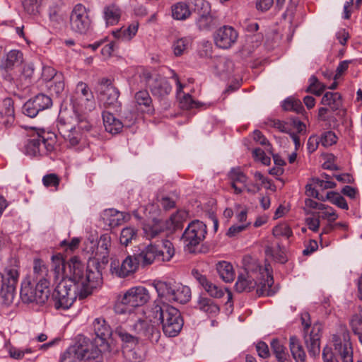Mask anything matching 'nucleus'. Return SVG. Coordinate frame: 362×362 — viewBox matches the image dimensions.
I'll return each instance as SVG.
<instances>
[{
    "label": "nucleus",
    "instance_id": "nucleus-1",
    "mask_svg": "<svg viewBox=\"0 0 362 362\" xmlns=\"http://www.w3.org/2000/svg\"><path fill=\"white\" fill-rule=\"evenodd\" d=\"M93 331L95 337L92 341L84 339L82 344L71 346L67 349L62 356V361L76 362V361L95 360L101 354L110 351V345L108 340L112 332L103 318H96L93 322Z\"/></svg>",
    "mask_w": 362,
    "mask_h": 362
},
{
    "label": "nucleus",
    "instance_id": "nucleus-2",
    "mask_svg": "<svg viewBox=\"0 0 362 362\" xmlns=\"http://www.w3.org/2000/svg\"><path fill=\"white\" fill-rule=\"evenodd\" d=\"M244 273L240 274L235 285V290L239 292H250L256 286L257 293L260 295L272 296L275 293L273 276L269 272V265L262 268L253 260L250 264H245Z\"/></svg>",
    "mask_w": 362,
    "mask_h": 362
},
{
    "label": "nucleus",
    "instance_id": "nucleus-3",
    "mask_svg": "<svg viewBox=\"0 0 362 362\" xmlns=\"http://www.w3.org/2000/svg\"><path fill=\"white\" fill-rule=\"evenodd\" d=\"M154 322H160L163 333L169 337L177 336L183 327V319L180 311L162 300H155L149 313Z\"/></svg>",
    "mask_w": 362,
    "mask_h": 362
},
{
    "label": "nucleus",
    "instance_id": "nucleus-4",
    "mask_svg": "<svg viewBox=\"0 0 362 362\" xmlns=\"http://www.w3.org/2000/svg\"><path fill=\"white\" fill-rule=\"evenodd\" d=\"M174 255L175 249L173 243L168 240H163L158 245L151 243L135 254L137 261L143 267L155 262H168Z\"/></svg>",
    "mask_w": 362,
    "mask_h": 362
},
{
    "label": "nucleus",
    "instance_id": "nucleus-5",
    "mask_svg": "<svg viewBox=\"0 0 362 362\" xmlns=\"http://www.w3.org/2000/svg\"><path fill=\"white\" fill-rule=\"evenodd\" d=\"M150 300L148 291L144 286H135L117 296L114 310L117 314L129 313L135 307L142 306Z\"/></svg>",
    "mask_w": 362,
    "mask_h": 362
},
{
    "label": "nucleus",
    "instance_id": "nucleus-6",
    "mask_svg": "<svg viewBox=\"0 0 362 362\" xmlns=\"http://www.w3.org/2000/svg\"><path fill=\"white\" fill-rule=\"evenodd\" d=\"M19 261L14 257L10 258L1 273V296L7 305L13 303L16 286L20 276Z\"/></svg>",
    "mask_w": 362,
    "mask_h": 362
},
{
    "label": "nucleus",
    "instance_id": "nucleus-7",
    "mask_svg": "<svg viewBox=\"0 0 362 362\" xmlns=\"http://www.w3.org/2000/svg\"><path fill=\"white\" fill-rule=\"evenodd\" d=\"M332 340L334 345V353L331 348L325 347L322 351L324 362H333V356L335 360L343 362H353V351L349 343V334L345 327H341L340 335H333Z\"/></svg>",
    "mask_w": 362,
    "mask_h": 362
},
{
    "label": "nucleus",
    "instance_id": "nucleus-8",
    "mask_svg": "<svg viewBox=\"0 0 362 362\" xmlns=\"http://www.w3.org/2000/svg\"><path fill=\"white\" fill-rule=\"evenodd\" d=\"M159 298L156 300H168L182 304L187 303L191 298V289L180 284H171L158 281L154 284Z\"/></svg>",
    "mask_w": 362,
    "mask_h": 362
},
{
    "label": "nucleus",
    "instance_id": "nucleus-9",
    "mask_svg": "<svg viewBox=\"0 0 362 362\" xmlns=\"http://www.w3.org/2000/svg\"><path fill=\"white\" fill-rule=\"evenodd\" d=\"M81 289L71 280L59 281L52 295L54 307L57 310L69 309L76 300L80 298Z\"/></svg>",
    "mask_w": 362,
    "mask_h": 362
},
{
    "label": "nucleus",
    "instance_id": "nucleus-10",
    "mask_svg": "<svg viewBox=\"0 0 362 362\" xmlns=\"http://www.w3.org/2000/svg\"><path fill=\"white\" fill-rule=\"evenodd\" d=\"M56 144L54 133L40 130L25 144V153L30 156H43L52 152Z\"/></svg>",
    "mask_w": 362,
    "mask_h": 362
},
{
    "label": "nucleus",
    "instance_id": "nucleus-11",
    "mask_svg": "<svg viewBox=\"0 0 362 362\" xmlns=\"http://www.w3.org/2000/svg\"><path fill=\"white\" fill-rule=\"evenodd\" d=\"M301 322L303 327V339L308 348L309 355L313 360L320 352V340L322 325L320 323L310 325V315L305 313L301 315Z\"/></svg>",
    "mask_w": 362,
    "mask_h": 362
},
{
    "label": "nucleus",
    "instance_id": "nucleus-12",
    "mask_svg": "<svg viewBox=\"0 0 362 362\" xmlns=\"http://www.w3.org/2000/svg\"><path fill=\"white\" fill-rule=\"evenodd\" d=\"M71 100L74 111L90 112L95 107L93 93L88 84L82 81L77 83Z\"/></svg>",
    "mask_w": 362,
    "mask_h": 362
},
{
    "label": "nucleus",
    "instance_id": "nucleus-13",
    "mask_svg": "<svg viewBox=\"0 0 362 362\" xmlns=\"http://www.w3.org/2000/svg\"><path fill=\"white\" fill-rule=\"evenodd\" d=\"M41 286L36 283L35 287L31 286L30 282L23 281L21 284V298L23 302L26 303H36L42 305L45 303L49 296V287Z\"/></svg>",
    "mask_w": 362,
    "mask_h": 362
},
{
    "label": "nucleus",
    "instance_id": "nucleus-14",
    "mask_svg": "<svg viewBox=\"0 0 362 362\" xmlns=\"http://www.w3.org/2000/svg\"><path fill=\"white\" fill-rule=\"evenodd\" d=\"M140 77L145 86L150 88L152 94L158 98L168 95L172 90L168 80L158 74H152L148 71H144Z\"/></svg>",
    "mask_w": 362,
    "mask_h": 362
},
{
    "label": "nucleus",
    "instance_id": "nucleus-15",
    "mask_svg": "<svg viewBox=\"0 0 362 362\" xmlns=\"http://www.w3.org/2000/svg\"><path fill=\"white\" fill-rule=\"evenodd\" d=\"M206 225L199 220L192 221L185 229L182 239L186 247L191 248L198 245L205 238Z\"/></svg>",
    "mask_w": 362,
    "mask_h": 362
},
{
    "label": "nucleus",
    "instance_id": "nucleus-16",
    "mask_svg": "<svg viewBox=\"0 0 362 362\" xmlns=\"http://www.w3.org/2000/svg\"><path fill=\"white\" fill-rule=\"evenodd\" d=\"M71 29L77 33L84 34L90 28L91 21L86 8L81 4H76L70 15Z\"/></svg>",
    "mask_w": 362,
    "mask_h": 362
},
{
    "label": "nucleus",
    "instance_id": "nucleus-17",
    "mask_svg": "<svg viewBox=\"0 0 362 362\" xmlns=\"http://www.w3.org/2000/svg\"><path fill=\"white\" fill-rule=\"evenodd\" d=\"M98 97L105 107H114L118 103L119 91L111 80L103 78L98 84Z\"/></svg>",
    "mask_w": 362,
    "mask_h": 362
},
{
    "label": "nucleus",
    "instance_id": "nucleus-18",
    "mask_svg": "<svg viewBox=\"0 0 362 362\" xmlns=\"http://www.w3.org/2000/svg\"><path fill=\"white\" fill-rule=\"evenodd\" d=\"M139 265L135 254L134 255H128L121 262L117 258L112 257L110 271L112 274L119 278H124L135 273Z\"/></svg>",
    "mask_w": 362,
    "mask_h": 362
},
{
    "label": "nucleus",
    "instance_id": "nucleus-19",
    "mask_svg": "<svg viewBox=\"0 0 362 362\" xmlns=\"http://www.w3.org/2000/svg\"><path fill=\"white\" fill-rule=\"evenodd\" d=\"M52 105V99L45 95L38 94L28 100L23 106V113L31 118L35 117L40 112L49 108Z\"/></svg>",
    "mask_w": 362,
    "mask_h": 362
},
{
    "label": "nucleus",
    "instance_id": "nucleus-20",
    "mask_svg": "<svg viewBox=\"0 0 362 362\" xmlns=\"http://www.w3.org/2000/svg\"><path fill=\"white\" fill-rule=\"evenodd\" d=\"M34 66L32 64H25L18 74L13 76L6 73L4 76L5 81L15 86L19 90H24L29 87L32 83L34 74Z\"/></svg>",
    "mask_w": 362,
    "mask_h": 362
},
{
    "label": "nucleus",
    "instance_id": "nucleus-21",
    "mask_svg": "<svg viewBox=\"0 0 362 362\" xmlns=\"http://www.w3.org/2000/svg\"><path fill=\"white\" fill-rule=\"evenodd\" d=\"M57 128L62 136L71 146L78 145L82 139L83 132H80L74 124L62 117L58 120Z\"/></svg>",
    "mask_w": 362,
    "mask_h": 362
},
{
    "label": "nucleus",
    "instance_id": "nucleus-22",
    "mask_svg": "<svg viewBox=\"0 0 362 362\" xmlns=\"http://www.w3.org/2000/svg\"><path fill=\"white\" fill-rule=\"evenodd\" d=\"M131 329L134 331L139 338L144 337L151 343H157L160 337L159 329L146 320H139L131 326Z\"/></svg>",
    "mask_w": 362,
    "mask_h": 362
},
{
    "label": "nucleus",
    "instance_id": "nucleus-23",
    "mask_svg": "<svg viewBox=\"0 0 362 362\" xmlns=\"http://www.w3.org/2000/svg\"><path fill=\"white\" fill-rule=\"evenodd\" d=\"M102 282V274L99 271L86 270V274L82 282L77 284L81 289L80 299H83L92 293L93 288Z\"/></svg>",
    "mask_w": 362,
    "mask_h": 362
},
{
    "label": "nucleus",
    "instance_id": "nucleus-24",
    "mask_svg": "<svg viewBox=\"0 0 362 362\" xmlns=\"http://www.w3.org/2000/svg\"><path fill=\"white\" fill-rule=\"evenodd\" d=\"M238 32L231 26L224 25L216 33L214 41L216 46L222 49H228L237 41Z\"/></svg>",
    "mask_w": 362,
    "mask_h": 362
},
{
    "label": "nucleus",
    "instance_id": "nucleus-25",
    "mask_svg": "<svg viewBox=\"0 0 362 362\" xmlns=\"http://www.w3.org/2000/svg\"><path fill=\"white\" fill-rule=\"evenodd\" d=\"M228 177L231 181V187L234 189L236 194H240L243 192V188L237 186L238 183L242 184L249 192L255 193L260 189V187L255 184L252 185L253 189L247 186V177L238 167L233 168L230 170Z\"/></svg>",
    "mask_w": 362,
    "mask_h": 362
},
{
    "label": "nucleus",
    "instance_id": "nucleus-26",
    "mask_svg": "<svg viewBox=\"0 0 362 362\" xmlns=\"http://www.w3.org/2000/svg\"><path fill=\"white\" fill-rule=\"evenodd\" d=\"M69 272L66 280H71L76 284L83 281L86 274L85 265L77 257H71L67 262Z\"/></svg>",
    "mask_w": 362,
    "mask_h": 362
},
{
    "label": "nucleus",
    "instance_id": "nucleus-27",
    "mask_svg": "<svg viewBox=\"0 0 362 362\" xmlns=\"http://www.w3.org/2000/svg\"><path fill=\"white\" fill-rule=\"evenodd\" d=\"M34 281L43 288L49 287L50 276L47 267L40 259H35L33 261Z\"/></svg>",
    "mask_w": 362,
    "mask_h": 362
},
{
    "label": "nucleus",
    "instance_id": "nucleus-28",
    "mask_svg": "<svg viewBox=\"0 0 362 362\" xmlns=\"http://www.w3.org/2000/svg\"><path fill=\"white\" fill-rule=\"evenodd\" d=\"M52 272L53 274V278L54 281L63 279H66L67 277V270L68 268L67 263H65V261L63 258V256L61 254H57L52 255Z\"/></svg>",
    "mask_w": 362,
    "mask_h": 362
},
{
    "label": "nucleus",
    "instance_id": "nucleus-29",
    "mask_svg": "<svg viewBox=\"0 0 362 362\" xmlns=\"http://www.w3.org/2000/svg\"><path fill=\"white\" fill-rule=\"evenodd\" d=\"M110 245V236L108 234L102 235L99 238L95 253L93 252V257L98 260H101L103 264L107 263Z\"/></svg>",
    "mask_w": 362,
    "mask_h": 362
},
{
    "label": "nucleus",
    "instance_id": "nucleus-30",
    "mask_svg": "<svg viewBox=\"0 0 362 362\" xmlns=\"http://www.w3.org/2000/svg\"><path fill=\"white\" fill-rule=\"evenodd\" d=\"M8 354L13 360H33L35 357L36 351L30 347H17L11 346L8 348Z\"/></svg>",
    "mask_w": 362,
    "mask_h": 362
},
{
    "label": "nucleus",
    "instance_id": "nucleus-31",
    "mask_svg": "<svg viewBox=\"0 0 362 362\" xmlns=\"http://www.w3.org/2000/svg\"><path fill=\"white\" fill-rule=\"evenodd\" d=\"M166 229L165 222L162 220L153 219L144 225V233L147 239H153Z\"/></svg>",
    "mask_w": 362,
    "mask_h": 362
},
{
    "label": "nucleus",
    "instance_id": "nucleus-32",
    "mask_svg": "<svg viewBox=\"0 0 362 362\" xmlns=\"http://www.w3.org/2000/svg\"><path fill=\"white\" fill-rule=\"evenodd\" d=\"M122 11L115 4L107 5L103 9V18L107 25L117 24L121 18Z\"/></svg>",
    "mask_w": 362,
    "mask_h": 362
},
{
    "label": "nucleus",
    "instance_id": "nucleus-33",
    "mask_svg": "<svg viewBox=\"0 0 362 362\" xmlns=\"http://www.w3.org/2000/svg\"><path fill=\"white\" fill-rule=\"evenodd\" d=\"M103 119L105 130L111 134L119 133L124 127L122 122L109 112H103Z\"/></svg>",
    "mask_w": 362,
    "mask_h": 362
},
{
    "label": "nucleus",
    "instance_id": "nucleus-34",
    "mask_svg": "<svg viewBox=\"0 0 362 362\" xmlns=\"http://www.w3.org/2000/svg\"><path fill=\"white\" fill-rule=\"evenodd\" d=\"M289 348L294 360L296 362H304L306 354L300 344V340L295 335L291 336L289 338Z\"/></svg>",
    "mask_w": 362,
    "mask_h": 362
},
{
    "label": "nucleus",
    "instance_id": "nucleus-35",
    "mask_svg": "<svg viewBox=\"0 0 362 362\" xmlns=\"http://www.w3.org/2000/svg\"><path fill=\"white\" fill-rule=\"evenodd\" d=\"M216 268L220 277L225 282H232L235 279V273L233 265L230 262L226 261L218 262Z\"/></svg>",
    "mask_w": 362,
    "mask_h": 362
},
{
    "label": "nucleus",
    "instance_id": "nucleus-36",
    "mask_svg": "<svg viewBox=\"0 0 362 362\" xmlns=\"http://www.w3.org/2000/svg\"><path fill=\"white\" fill-rule=\"evenodd\" d=\"M197 308L208 315H216L219 311V306L211 299L200 296L197 300Z\"/></svg>",
    "mask_w": 362,
    "mask_h": 362
},
{
    "label": "nucleus",
    "instance_id": "nucleus-37",
    "mask_svg": "<svg viewBox=\"0 0 362 362\" xmlns=\"http://www.w3.org/2000/svg\"><path fill=\"white\" fill-rule=\"evenodd\" d=\"M134 99L136 105L141 111L151 112L152 110V100L146 90H140L136 93Z\"/></svg>",
    "mask_w": 362,
    "mask_h": 362
},
{
    "label": "nucleus",
    "instance_id": "nucleus-38",
    "mask_svg": "<svg viewBox=\"0 0 362 362\" xmlns=\"http://www.w3.org/2000/svg\"><path fill=\"white\" fill-rule=\"evenodd\" d=\"M104 216L106 223L112 228L121 225L124 220V213L113 209L105 211Z\"/></svg>",
    "mask_w": 362,
    "mask_h": 362
},
{
    "label": "nucleus",
    "instance_id": "nucleus-39",
    "mask_svg": "<svg viewBox=\"0 0 362 362\" xmlns=\"http://www.w3.org/2000/svg\"><path fill=\"white\" fill-rule=\"evenodd\" d=\"M187 216V214L185 211H178L177 213L171 215L169 220L165 223L166 229L177 230L181 228Z\"/></svg>",
    "mask_w": 362,
    "mask_h": 362
},
{
    "label": "nucleus",
    "instance_id": "nucleus-40",
    "mask_svg": "<svg viewBox=\"0 0 362 362\" xmlns=\"http://www.w3.org/2000/svg\"><path fill=\"white\" fill-rule=\"evenodd\" d=\"M322 104L329 106L333 111L341 105V95L339 93L327 92L322 97Z\"/></svg>",
    "mask_w": 362,
    "mask_h": 362
},
{
    "label": "nucleus",
    "instance_id": "nucleus-41",
    "mask_svg": "<svg viewBox=\"0 0 362 362\" xmlns=\"http://www.w3.org/2000/svg\"><path fill=\"white\" fill-rule=\"evenodd\" d=\"M172 15L175 19L185 20L191 15V11L187 4L179 2L173 6Z\"/></svg>",
    "mask_w": 362,
    "mask_h": 362
},
{
    "label": "nucleus",
    "instance_id": "nucleus-42",
    "mask_svg": "<svg viewBox=\"0 0 362 362\" xmlns=\"http://www.w3.org/2000/svg\"><path fill=\"white\" fill-rule=\"evenodd\" d=\"M139 25L137 23L131 24L127 28L122 30L113 31V35L124 41H129L137 33Z\"/></svg>",
    "mask_w": 362,
    "mask_h": 362
},
{
    "label": "nucleus",
    "instance_id": "nucleus-43",
    "mask_svg": "<svg viewBox=\"0 0 362 362\" xmlns=\"http://www.w3.org/2000/svg\"><path fill=\"white\" fill-rule=\"evenodd\" d=\"M270 346L273 354L279 361H284L286 359V348L279 339H273L270 342Z\"/></svg>",
    "mask_w": 362,
    "mask_h": 362
},
{
    "label": "nucleus",
    "instance_id": "nucleus-44",
    "mask_svg": "<svg viewBox=\"0 0 362 362\" xmlns=\"http://www.w3.org/2000/svg\"><path fill=\"white\" fill-rule=\"evenodd\" d=\"M23 60V54L18 50H11L6 56L5 62L2 64L1 66L6 70L11 69L13 67L21 63Z\"/></svg>",
    "mask_w": 362,
    "mask_h": 362
},
{
    "label": "nucleus",
    "instance_id": "nucleus-45",
    "mask_svg": "<svg viewBox=\"0 0 362 362\" xmlns=\"http://www.w3.org/2000/svg\"><path fill=\"white\" fill-rule=\"evenodd\" d=\"M191 44V39L189 37H181L174 41L172 48L176 57H180L185 53Z\"/></svg>",
    "mask_w": 362,
    "mask_h": 362
},
{
    "label": "nucleus",
    "instance_id": "nucleus-46",
    "mask_svg": "<svg viewBox=\"0 0 362 362\" xmlns=\"http://www.w3.org/2000/svg\"><path fill=\"white\" fill-rule=\"evenodd\" d=\"M50 83L48 88L52 93L59 95L64 91L65 84L62 74L59 73V74L56 75L54 80L50 81Z\"/></svg>",
    "mask_w": 362,
    "mask_h": 362
},
{
    "label": "nucleus",
    "instance_id": "nucleus-47",
    "mask_svg": "<svg viewBox=\"0 0 362 362\" xmlns=\"http://www.w3.org/2000/svg\"><path fill=\"white\" fill-rule=\"evenodd\" d=\"M137 236V230L131 226L124 228L119 237V241L122 245L127 246Z\"/></svg>",
    "mask_w": 362,
    "mask_h": 362
},
{
    "label": "nucleus",
    "instance_id": "nucleus-48",
    "mask_svg": "<svg viewBox=\"0 0 362 362\" xmlns=\"http://www.w3.org/2000/svg\"><path fill=\"white\" fill-rule=\"evenodd\" d=\"M197 24L200 30H209L215 25V21L213 16L209 12L199 15Z\"/></svg>",
    "mask_w": 362,
    "mask_h": 362
},
{
    "label": "nucleus",
    "instance_id": "nucleus-49",
    "mask_svg": "<svg viewBox=\"0 0 362 362\" xmlns=\"http://www.w3.org/2000/svg\"><path fill=\"white\" fill-rule=\"evenodd\" d=\"M115 334H117L124 343L128 345H136L139 342V337L128 333L127 331L122 327H118L115 329Z\"/></svg>",
    "mask_w": 362,
    "mask_h": 362
},
{
    "label": "nucleus",
    "instance_id": "nucleus-50",
    "mask_svg": "<svg viewBox=\"0 0 362 362\" xmlns=\"http://www.w3.org/2000/svg\"><path fill=\"white\" fill-rule=\"evenodd\" d=\"M309 82L310 85L307 88L306 92L311 93L317 96H320L326 88V86L320 82L315 76L310 78Z\"/></svg>",
    "mask_w": 362,
    "mask_h": 362
},
{
    "label": "nucleus",
    "instance_id": "nucleus-51",
    "mask_svg": "<svg viewBox=\"0 0 362 362\" xmlns=\"http://www.w3.org/2000/svg\"><path fill=\"white\" fill-rule=\"evenodd\" d=\"M350 326L362 344V310L358 315L352 317L350 320Z\"/></svg>",
    "mask_w": 362,
    "mask_h": 362
},
{
    "label": "nucleus",
    "instance_id": "nucleus-52",
    "mask_svg": "<svg viewBox=\"0 0 362 362\" xmlns=\"http://www.w3.org/2000/svg\"><path fill=\"white\" fill-rule=\"evenodd\" d=\"M326 199L332 204L337 206L342 209H348L349 206L345 199L339 193L335 192H329L326 194Z\"/></svg>",
    "mask_w": 362,
    "mask_h": 362
},
{
    "label": "nucleus",
    "instance_id": "nucleus-53",
    "mask_svg": "<svg viewBox=\"0 0 362 362\" xmlns=\"http://www.w3.org/2000/svg\"><path fill=\"white\" fill-rule=\"evenodd\" d=\"M5 107V115L6 120L4 122L6 126L12 124L14 122V108L13 101L10 98H6L3 101Z\"/></svg>",
    "mask_w": 362,
    "mask_h": 362
},
{
    "label": "nucleus",
    "instance_id": "nucleus-54",
    "mask_svg": "<svg viewBox=\"0 0 362 362\" xmlns=\"http://www.w3.org/2000/svg\"><path fill=\"white\" fill-rule=\"evenodd\" d=\"M42 0H22L24 10L30 15H35L39 13Z\"/></svg>",
    "mask_w": 362,
    "mask_h": 362
},
{
    "label": "nucleus",
    "instance_id": "nucleus-55",
    "mask_svg": "<svg viewBox=\"0 0 362 362\" xmlns=\"http://www.w3.org/2000/svg\"><path fill=\"white\" fill-rule=\"evenodd\" d=\"M266 253L267 255L272 256L276 262L282 264L286 262V257L284 251L280 247L279 244L276 247H267Z\"/></svg>",
    "mask_w": 362,
    "mask_h": 362
},
{
    "label": "nucleus",
    "instance_id": "nucleus-56",
    "mask_svg": "<svg viewBox=\"0 0 362 362\" xmlns=\"http://www.w3.org/2000/svg\"><path fill=\"white\" fill-rule=\"evenodd\" d=\"M189 4L199 15L211 11L210 4L205 0H189Z\"/></svg>",
    "mask_w": 362,
    "mask_h": 362
},
{
    "label": "nucleus",
    "instance_id": "nucleus-57",
    "mask_svg": "<svg viewBox=\"0 0 362 362\" xmlns=\"http://www.w3.org/2000/svg\"><path fill=\"white\" fill-rule=\"evenodd\" d=\"M273 235L276 237H285L289 238L293 235V232L287 223H283L276 226L272 230Z\"/></svg>",
    "mask_w": 362,
    "mask_h": 362
},
{
    "label": "nucleus",
    "instance_id": "nucleus-58",
    "mask_svg": "<svg viewBox=\"0 0 362 362\" xmlns=\"http://www.w3.org/2000/svg\"><path fill=\"white\" fill-rule=\"evenodd\" d=\"M79 111H74L75 115V122L74 124L76 128L82 132H88L90 130L92 125L86 119V118L78 113Z\"/></svg>",
    "mask_w": 362,
    "mask_h": 362
},
{
    "label": "nucleus",
    "instance_id": "nucleus-59",
    "mask_svg": "<svg viewBox=\"0 0 362 362\" xmlns=\"http://www.w3.org/2000/svg\"><path fill=\"white\" fill-rule=\"evenodd\" d=\"M180 105L182 109L186 110L197 108L204 105V104L194 100L189 94L184 95L180 98Z\"/></svg>",
    "mask_w": 362,
    "mask_h": 362
},
{
    "label": "nucleus",
    "instance_id": "nucleus-60",
    "mask_svg": "<svg viewBox=\"0 0 362 362\" xmlns=\"http://www.w3.org/2000/svg\"><path fill=\"white\" fill-rule=\"evenodd\" d=\"M320 139L322 146L329 147L337 143V136L333 132L328 131L322 134Z\"/></svg>",
    "mask_w": 362,
    "mask_h": 362
},
{
    "label": "nucleus",
    "instance_id": "nucleus-61",
    "mask_svg": "<svg viewBox=\"0 0 362 362\" xmlns=\"http://www.w3.org/2000/svg\"><path fill=\"white\" fill-rule=\"evenodd\" d=\"M59 177L54 173L46 175L42 177V183L47 187H54L57 188L59 185Z\"/></svg>",
    "mask_w": 362,
    "mask_h": 362
},
{
    "label": "nucleus",
    "instance_id": "nucleus-62",
    "mask_svg": "<svg viewBox=\"0 0 362 362\" xmlns=\"http://www.w3.org/2000/svg\"><path fill=\"white\" fill-rule=\"evenodd\" d=\"M256 351L263 359L268 358L270 356L269 346L264 341H259L256 344Z\"/></svg>",
    "mask_w": 362,
    "mask_h": 362
},
{
    "label": "nucleus",
    "instance_id": "nucleus-63",
    "mask_svg": "<svg viewBox=\"0 0 362 362\" xmlns=\"http://www.w3.org/2000/svg\"><path fill=\"white\" fill-rule=\"evenodd\" d=\"M204 290L213 298H220L224 294L221 288L211 281L204 288Z\"/></svg>",
    "mask_w": 362,
    "mask_h": 362
},
{
    "label": "nucleus",
    "instance_id": "nucleus-64",
    "mask_svg": "<svg viewBox=\"0 0 362 362\" xmlns=\"http://www.w3.org/2000/svg\"><path fill=\"white\" fill-rule=\"evenodd\" d=\"M250 225V222L244 223L240 225H233L229 228L227 232V235L229 237H235L242 231L245 230Z\"/></svg>",
    "mask_w": 362,
    "mask_h": 362
}]
</instances>
